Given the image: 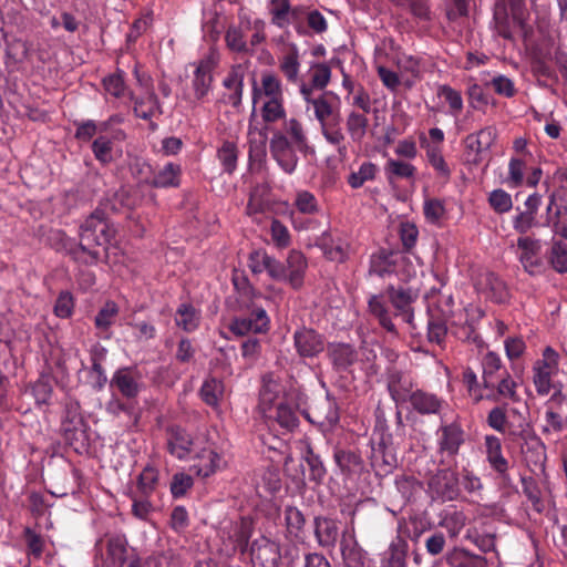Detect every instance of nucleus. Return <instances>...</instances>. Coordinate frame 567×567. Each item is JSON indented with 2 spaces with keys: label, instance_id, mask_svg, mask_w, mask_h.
I'll use <instances>...</instances> for the list:
<instances>
[{
  "label": "nucleus",
  "instance_id": "obj_1",
  "mask_svg": "<svg viewBox=\"0 0 567 567\" xmlns=\"http://www.w3.org/2000/svg\"><path fill=\"white\" fill-rule=\"evenodd\" d=\"M381 513L382 508L372 498L360 501L350 512L349 528L341 534L340 538V551L344 567L364 566L365 551L359 545L354 529L355 526L369 528L377 525Z\"/></svg>",
  "mask_w": 567,
  "mask_h": 567
},
{
  "label": "nucleus",
  "instance_id": "obj_2",
  "mask_svg": "<svg viewBox=\"0 0 567 567\" xmlns=\"http://www.w3.org/2000/svg\"><path fill=\"white\" fill-rule=\"evenodd\" d=\"M114 235L115 228L110 224L104 210L96 208L81 225L80 244L71 254L79 262L96 264L100 255L94 247L106 246Z\"/></svg>",
  "mask_w": 567,
  "mask_h": 567
},
{
  "label": "nucleus",
  "instance_id": "obj_3",
  "mask_svg": "<svg viewBox=\"0 0 567 567\" xmlns=\"http://www.w3.org/2000/svg\"><path fill=\"white\" fill-rule=\"evenodd\" d=\"M284 100L282 84L279 78L271 73L261 76L260 84L252 90V113L248 126V144L250 162H261L266 156V133L252 124L258 102Z\"/></svg>",
  "mask_w": 567,
  "mask_h": 567
},
{
  "label": "nucleus",
  "instance_id": "obj_4",
  "mask_svg": "<svg viewBox=\"0 0 567 567\" xmlns=\"http://www.w3.org/2000/svg\"><path fill=\"white\" fill-rule=\"evenodd\" d=\"M236 543L241 551H249L252 567H279L281 564L279 544L266 536H259L249 543V530L245 523L236 533Z\"/></svg>",
  "mask_w": 567,
  "mask_h": 567
},
{
  "label": "nucleus",
  "instance_id": "obj_5",
  "mask_svg": "<svg viewBox=\"0 0 567 567\" xmlns=\"http://www.w3.org/2000/svg\"><path fill=\"white\" fill-rule=\"evenodd\" d=\"M287 400L295 402L296 408H301L303 404V392L299 389L290 388L287 390L279 377L274 372H267L261 375L260 389L258 393V411L266 415L279 401Z\"/></svg>",
  "mask_w": 567,
  "mask_h": 567
},
{
  "label": "nucleus",
  "instance_id": "obj_6",
  "mask_svg": "<svg viewBox=\"0 0 567 567\" xmlns=\"http://www.w3.org/2000/svg\"><path fill=\"white\" fill-rule=\"evenodd\" d=\"M516 258L529 276H542L546 271V262L542 256L540 239L519 236L516 243Z\"/></svg>",
  "mask_w": 567,
  "mask_h": 567
},
{
  "label": "nucleus",
  "instance_id": "obj_7",
  "mask_svg": "<svg viewBox=\"0 0 567 567\" xmlns=\"http://www.w3.org/2000/svg\"><path fill=\"white\" fill-rule=\"evenodd\" d=\"M297 409L309 422L320 426H332L339 421L337 402L329 395L319 396L307 404V396L303 393V404Z\"/></svg>",
  "mask_w": 567,
  "mask_h": 567
},
{
  "label": "nucleus",
  "instance_id": "obj_8",
  "mask_svg": "<svg viewBox=\"0 0 567 567\" xmlns=\"http://www.w3.org/2000/svg\"><path fill=\"white\" fill-rule=\"evenodd\" d=\"M370 465L379 477H384L396 468V450L391 434L382 433L378 443L371 442Z\"/></svg>",
  "mask_w": 567,
  "mask_h": 567
},
{
  "label": "nucleus",
  "instance_id": "obj_9",
  "mask_svg": "<svg viewBox=\"0 0 567 567\" xmlns=\"http://www.w3.org/2000/svg\"><path fill=\"white\" fill-rule=\"evenodd\" d=\"M219 62V53L215 49L198 61L196 64L192 87L197 102H203L212 90L213 71Z\"/></svg>",
  "mask_w": 567,
  "mask_h": 567
},
{
  "label": "nucleus",
  "instance_id": "obj_10",
  "mask_svg": "<svg viewBox=\"0 0 567 567\" xmlns=\"http://www.w3.org/2000/svg\"><path fill=\"white\" fill-rule=\"evenodd\" d=\"M295 147L281 131L274 132L269 142L270 154L286 174H292L298 165Z\"/></svg>",
  "mask_w": 567,
  "mask_h": 567
},
{
  "label": "nucleus",
  "instance_id": "obj_11",
  "mask_svg": "<svg viewBox=\"0 0 567 567\" xmlns=\"http://www.w3.org/2000/svg\"><path fill=\"white\" fill-rule=\"evenodd\" d=\"M269 13L271 22L280 29L292 25L300 31L306 17V8L302 6L291 7L288 0H270Z\"/></svg>",
  "mask_w": 567,
  "mask_h": 567
},
{
  "label": "nucleus",
  "instance_id": "obj_12",
  "mask_svg": "<svg viewBox=\"0 0 567 567\" xmlns=\"http://www.w3.org/2000/svg\"><path fill=\"white\" fill-rule=\"evenodd\" d=\"M447 465L430 478L429 486L443 501H454L461 493L460 478L450 462H447Z\"/></svg>",
  "mask_w": 567,
  "mask_h": 567
},
{
  "label": "nucleus",
  "instance_id": "obj_13",
  "mask_svg": "<svg viewBox=\"0 0 567 567\" xmlns=\"http://www.w3.org/2000/svg\"><path fill=\"white\" fill-rule=\"evenodd\" d=\"M533 373V381L539 395H547L551 389H556L557 384L551 380L558 373V362L555 357L536 360Z\"/></svg>",
  "mask_w": 567,
  "mask_h": 567
},
{
  "label": "nucleus",
  "instance_id": "obj_14",
  "mask_svg": "<svg viewBox=\"0 0 567 567\" xmlns=\"http://www.w3.org/2000/svg\"><path fill=\"white\" fill-rule=\"evenodd\" d=\"M333 458L342 475L348 478H357L369 473L363 457L355 450L337 447Z\"/></svg>",
  "mask_w": 567,
  "mask_h": 567
},
{
  "label": "nucleus",
  "instance_id": "obj_15",
  "mask_svg": "<svg viewBox=\"0 0 567 567\" xmlns=\"http://www.w3.org/2000/svg\"><path fill=\"white\" fill-rule=\"evenodd\" d=\"M269 317L265 309L255 308L249 317L235 318L229 329L236 336H245L249 332L260 333L269 329Z\"/></svg>",
  "mask_w": 567,
  "mask_h": 567
},
{
  "label": "nucleus",
  "instance_id": "obj_16",
  "mask_svg": "<svg viewBox=\"0 0 567 567\" xmlns=\"http://www.w3.org/2000/svg\"><path fill=\"white\" fill-rule=\"evenodd\" d=\"M299 92L306 103V109L313 110L315 118L319 125L330 122L329 118L333 114V107L327 100L326 93L319 95L311 94V91L306 86V82H300Z\"/></svg>",
  "mask_w": 567,
  "mask_h": 567
},
{
  "label": "nucleus",
  "instance_id": "obj_17",
  "mask_svg": "<svg viewBox=\"0 0 567 567\" xmlns=\"http://www.w3.org/2000/svg\"><path fill=\"white\" fill-rule=\"evenodd\" d=\"M315 537L322 548H334L339 538L338 522L326 516H317L313 520Z\"/></svg>",
  "mask_w": 567,
  "mask_h": 567
},
{
  "label": "nucleus",
  "instance_id": "obj_18",
  "mask_svg": "<svg viewBox=\"0 0 567 567\" xmlns=\"http://www.w3.org/2000/svg\"><path fill=\"white\" fill-rule=\"evenodd\" d=\"M128 558L127 539L124 535H113L106 539L103 567H124Z\"/></svg>",
  "mask_w": 567,
  "mask_h": 567
},
{
  "label": "nucleus",
  "instance_id": "obj_19",
  "mask_svg": "<svg viewBox=\"0 0 567 567\" xmlns=\"http://www.w3.org/2000/svg\"><path fill=\"white\" fill-rule=\"evenodd\" d=\"M320 247L324 256L331 261L343 262L349 256L350 245L348 240L333 233L321 235Z\"/></svg>",
  "mask_w": 567,
  "mask_h": 567
},
{
  "label": "nucleus",
  "instance_id": "obj_20",
  "mask_svg": "<svg viewBox=\"0 0 567 567\" xmlns=\"http://www.w3.org/2000/svg\"><path fill=\"white\" fill-rule=\"evenodd\" d=\"M414 386L413 379L399 370H392L388 378V389L391 398L396 404L409 401Z\"/></svg>",
  "mask_w": 567,
  "mask_h": 567
},
{
  "label": "nucleus",
  "instance_id": "obj_21",
  "mask_svg": "<svg viewBox=\"0 0 567 567\" xmlns=\"http://www.w3.org/2000/svg\"><path fill=\"white\" fill-rule=\"evenodd\" d=\"M298 409L295 402H288L287 400L279 401L270 412L264 415L266 419L276 421L280 427L291 432L298 424L299 419L297 415Z\"/></svg>",
  "mask_w": 567,
  "mask_h": 567
},
{
  "label": "nucleus",
  "instance_id": "obj_22",
  "mask_svg": "<svg viewBox=\"0 0 567 567\" xmlns=\"http://www.w3.org/2000/svg\"><path fill=\"white\" fill-rule=\"evenodd\" d=\"M250 28V20L241 18L238 25H230L225 33V42L227 48L236 53H250L248 41L246 40V31Z\"/></svg>",
  "mask_w": 567,
  "mask_h": 567
},
{
  "label": "nucleus",
  "instance_id": "obj_23",
  "mask_svg": "<svg viewBox=\"0 0 567 567\" xmlns=\"http://www.w3.org/2000/svg\"><path fill=\"white\" fill-rule=\"evenodd\" d=\"M293 338L299 354H319L324 350L323 339L312 329H299Z\"/></svg>",
  "mask_w": 567,
  "mask_h": 567
},
{
  "label": "nucleus",
  "instance_id": "obj_24",
  "mask_svg": "<svg viewBox=\"0 0 567 567\" xmlns=\"http://www.w3.org/2000/svg\"><path fill=\"white\" fill-rule=\"evenodd\" d=\"M167 445L173 455L178 458H184L192 452L194 440L186 430L181 426H172L168 430Z\"/></svg>",
  "mask_w": 567,
  "mask_h": 567
},
{
  "label": "nucleus",
  "instance_id": "obj_25",
  "mask_svg": "<svg viewBox=\"0 0 567 567\" xmlns=\"http://www.w3.org/2000/svg\"><path fill=\"white\" fill-rule=\"evenodd\" d=\"M307 269V260L301 251L291 250L287 257L286 280L293 289H299L303 284Z\"/></svg>",
  "mask_w": 567,
  "mask_h": 567
},
{
  "label": "nucleus",
  "instance_id": "obj_26",
  "mask_svg": "<svg viewBox=\"0 0 567 567\" xmlns=\"http://www.w3.org/2000/svg\"><path fill=\"white\" fill-rule=\"evenodd\" d=\"M409 544L398 535L382 554V567H406Z\"/></svg>",
  "mask_w": 567,
  "mask_h": 567
},
{
  "label": "nucleus",
  "instance_id": "obj_27",
  "mask_svg": "<svg viewBox=\"0 0 567 567\" xmlns=\"http://www.w3.org/2000/svg\"><path fill=\"white\" fill-rule=\"evenodd\" d=\"M389 298L398 310L396 317H401L406 323H412L413 313L411 311V303L415 295L405 288H390L388 291Z\"/></svg>",
  "mask_w": 567,
  "mask_h": 567
},
{
  "label": "nucleus",
  "instance_id": "obj_28",
  "mask_svg": "<svg viewBox=\"0 0 567 567\" xmlns=\"http://www.w3.org/2000/svg\"><path fill=\"white\" fill-rule=\"evenodd\" d=\"M131 99L134 101V113L143 120H151L162 114V109L156 94L152 91H145L140 96Z\"/></svg>",
  "mask_w": 567,
  "mask_h": 567
},
{
  "label": "nucleus",
  "instance_id": "obj_29",
  "mask_svg": "<svg viewBox=\"0 0 567 567\" xmlns=\"http://www.w3.org/2000/svg\"><path fill=\"white\" fill-rule=\"evenodd\" d=\"M181 165L167 163L154 174L151 181H146V184L156 188L178 187L181 184Z\"/></svg>",
  "mask_w": 567,
  "mask_h": 567
},
{
  "label": "nucleus",
  "instance_id": "obj_30",
  "mask_svg": "<svg viewBox=\"0 0 567 567\" xmlns=\"http://www.w3.org/2000/svg\"><path fill=\"white\" fill-rule=\"evenodd\" d=\"M546 192L553 195V199L557 198L564 212H567V168L556 169L551 176L544 181Z\"/></svg>",
  "mask_w": 567,
  "mask_h": 567
},
{
  "label": "nucleus",
  "instance_id": "obj_31",
  "mask_svg": "<svg viewBox=\"0 0 567 567\" xmlns=\"http://www.w3.org/2000/svg\"><path fill=\"white\" fill-rule=\"evenodd\" d=\"M198 463L193 465L197 475L208 477L220 467L221 456L213 447H204L197 453Z\"/></svg>",
  "mask_w": 567,
  "mask_h": 567
},
{
  "label": "nucleus",
  "instance_id": "obj_32",
  "mask_svg": "<svg viewBox=\"0 0 567 567\" xmlns=\"http://www.w3.org/2000/svg\"><path fill=\"white\" fill-rule=\"evenodd\" d=\"M409 401L420 414H435L442 406V401L435 394L422 390L412 392Z\"/></svg>",
  "mask_w": 567,
  "mask_h": 567
},
{
  "label": "nucleus",
  "instance_id": "obj_33",
  "mask_svg": "<svg viewBox=\"0 0 567 567\" xmlns=\"http://www.w3.org/2000/svg\"><path fill=\"white\" fill-rule=\"evenodd\" d=\"M369 127L365 113L350 111L346 118V130L353 143L360 144L364 140Z\"/></svg>",
  "mask_w": 567,
  "mask_h": 567
},
{
  "label": "nucleus",
  "instance_id": "obj_34",
  "mask_svg": "<svg viewBox=\"0 0 567 567\" xmlns=\"http://www.w3.org/2000/svg\"><path fill=\"white\" fill-rule=\"evenodd\" d=\"M463 442V431L460 426L456 424H450L442 427L440 452H446L450 456H454L457 454Z\"/></svg>",
  "mask_w": 567,
  "mask_h": 567
},
{
  "label": "nucleus",
  "instance_id": "obj_35",
  "mask_svg": "<svg viewBox=\"0 0 567 567\" xmlns=\"http://www.w3.org/2000/svg\"><path fill=\"white\" fill-rule=\"evenodd\" d=\"M446 561L451 567H487L485 557L471 554L462 548H453L447 553Z\"/></svg>",
  "mask_w": 567,
  "mask_h": 567
},
{
  "label": "nucleus",
  "instance_id": "obj_36",
  "mask_svg": "<svg viewBox=\"0 0 567 567\" xmlns=\"http://www.w3.org/2000/svg\"><path fill=\"white\" fill-rule=\"evenodd\" d=\"M522 452L525 460L535 466L542 467L546 462V446L536 435H528L525 439Z\"/></svg>",
  "mask_w": 567,
  "mask_h": 567
},
{
  "label": "nucleus",
  "instance_id": "obj_37",
  "mask_svg": "<svg viewBox=\"0 0 567 567\" xmlns=\"http://www.w3.org/2000/svg\"><path fill=\"white\" fill-rule=\"evenodd\" d=\"M319 126L320 132L324 137L326 142L334 146L337 148L338 154L344 157L348 153V150L344 144L346 136L342 132L339 121H331Z\"/></svg>",
  "mask_w": 567,
  "mask_h": 567
},
{
  "label": "nucleus",
  "instance_id": "obj_38",
  "mask_svg": "<svg viewBox=\"0 0 567 567\" xmlns=\"http://www.w3.org/2000/svg\"><path fill=\"white\" fill-rule=\"evenodd\" d=\"M547 261L557 274L567 272V244L564 240L550 239Z\"/></svg>",
  "mask_w": 567,
  "mask_h": 567
},
{
  "label": "nucleus",
  "instance_id": "obj_39",
  "mask_svg": "<svg viewBox=\"0 0 567 567\" xmlns=\"http://www.w3.org/2000/svg\"><path fill=\"white\" fill-rule=\"evenodd\" d=\"M308 74L309 83L306 86L313 94L316 90L322 91L327 87L331 80V68L327 63H311Z\"/></svg>",
  "mask_w": 567,
  "mask_h": 567
},
{
  "label": "nucleus",
  "instance_id": "obj_40",
  "mask_svg": "<svg viewBox=\"0 0 567 567\" xmlns=\"http://www.w3.org/2000/svg\"><path fill=\"white\" fill-rule=\"evenodd\" d=\"M111 384L116 385L118 391L128 399L135 398L140 392V384L131 369L117 370Z\"/></svg>",
  "mask_w": 567,
  "mask_h": 567
},
{
  "label": "nucleus",
  "instance_id": "obj_41",
  "mask_svg": "<svg viewBox=\"0 0 567 567\" xmlns=\"http://www.w3.org/2000/svg\"><path fill=\"white\" fill-rule=\"evenodd\" d=\"M487 460L491 466L503 477L506 476L508 462L502 455L501 441L494 436L486 437Z\"/></svg>",
  "mask_w": 567,
  "mask_h": 567
},
{
  "label": "nucleus",
  "instance_id": "obj_42",
  "mask_svg": "<svg viewBox=\"0 0 567 567\" xmlns=\"http://www.w3.org/2000/svg\"><path fill=\"white\" fill-rule=\"evenodd\" d=\"M436 95L447 104L450 115L457 117L462 113L464 102L460 91L447 84H440L436 89Z\"/></svg>",
  "mask_w": 567,
  "mask_h": 567
},
{
  "label": "nucleus",
  "instance_id": "obj_43",
  "mask_svg": "<svg viewBox=\"0 0 567 567\" xmlns=\"http://www.w3.org/2000/svg\"><path fill=\"white\" fill-rule=\"evenodd\" d=\"M257 111H259L266 124L276 123L286 118L284 100L258 102Z\"/></svg>",
  "mask_w": 567,
  "mask_h": 567
},
{
  "label": "nucleus",
  "instance_id": "obj_44",
  "mask_svg": "<svg viewBox=\"0 0 567 567\" xmlns=\"http://www.w3.org/2000/svg\"><path fill=\"white\" fill-rule=\"evenodd\" d=\"M118 306L114 301H106L94 318L95 328L106 333L118 316Z\"/></svg>",
  "mask_w": 567,
  "mask_h": 567
},
{
  "label": "nucleus",
  "instance_id": "obj_45",
  "mask_svg": "<svg viewBox=\"0 0 567 567\" xmlns=\"http://www.w3.org/2000/svg\"><path fill=\"white\" fill-rule=\"evenodd\" d=\"M202 400L213 408H217L224 394V384L215 377L207 379L199 391Z\"/></svg>",
  "mask_w": 567,
  "mask_h": 567
},
{
  "label": "nucleus",
  "instance_id": "obj_46",
  "mask_svg": "<svg viewBox=\"0 0 567 567\" xmlns=\"http://www.w3.org/2000/svg\"><path fill=\"white\" fill-rule=\"evenodd\" d=\"M303 461L309 470V480L315 484H320L327 475V470L318 454H315L310 445L307 446L303 454Z\"/></svg>",
  "mask_w": 567,
  "mask_h": 567
},
{
  "label": "nucleus",
  "instance_id": "obj_47",
  "mask_svg": "<svg viewBox=\"0 0 567 567\" xmlns=\"http://www.w3.org/2000/svg\"><path fill=\"white\" fill-rule=\"evenodd\" d=\"M217 158L227 174H233L237 168L238 148L234 142L225 141L217 151Z\"/></svg>",
  "mask_w": 567,
  "mask_h": 567
},
{
  "label": "nucleus",
  "instance_id": "obj_48",
  "mask_svg": "<svg viewBox=\"0 0 567 567\" xmlns=\"http://www.w3.org/2000/svg\"><path fill=\"white\" fill-rule=\"evenodd\" d=\"M295 146L302 151L308 145V138L302 124L295 117L285 118L284 131H281Z\"/></svg>",
  "mask_w": 567,
  "mask_h": 567
},
{
  "label": "nucleus",
  "instance_id": "obj_49",
  "mask_svg": "<svg viewBox=\"0 0 567 567\" xmlns=\"http://www.w3.org/2000/svg\"><path fill=\"white\" fill-rule=\"evenodd\" d=\"M198 311L188 303H182L176 311V324L185 331H194L199 324Z\"/></svg>",
  "mask_w": 567,
  "mask_h": 567
},
{
  "label": "nucleus",
  "instance_id": "obj_50",
  "mask_svg": "<svg viewBox=\"0 0 567 567\" xmlns=\"http://www.w3.org/2000/svg\"><path fill=\"white\" fill-rule=\"evenodd\" d=\"M378 173V166L372 162H363L357 171H353L348 176V184L357 189L364 185V183L373 181Z\"/></svg>",
  "mask_w": 567,
  "mask_h": 567
},
{
  "label": "nucleus",
  "instance_id": "obj_51",
  "mask_svg": "<svg viewBox=\"0 0 567 567\" xmlns=\"http://www.w3.org/2000/svg\"><path fill=\"white\" fill-rule=\"evenodd\" d=\"M425 155L429 164L435 171L436 175L441 178L449 179L451 176V168L443 156V150L441 147L426 145Z\"/></svg>",
  "mask_w": 567,
  "mask_h": 567
},
{
  "label": "nucleus",
  "instance_id": "obj_52",
  "mask_svg": "<svg viewBox=\"0 0 567 567\" xmlns=\"http://www.w3.org/2000/svg\"><path fill=\"white\" fill-rule=\"evenodd\" d=\"M527 165L520 157H512L508 162V174L506 184L511 188H517L524 185Z\"/></svg>",
  "mask_w": 567,
  "mask_h": 567
},
{
  "label": "nucleus",
  "instance_id": "obj_53",
  "mask_svg": "<svg viewBox=\"0 0 567 567\" xmlns=\"http://www.w3.org/2000/svg\"><path fill=\"white\" fill-rule=\"evenodd\" d=\"M443 321H436L431 319L429 321V331L427 337L429 341L432 343L441 344L446 337V323H462L461 319L455 320L454 316H450V313H443Z\"/></svg>",
  "mask_w": 567,
  "mask_h": 567
},
{
  "label": "nucleus",
  "instance_id": "obj_54",
  "mask_svg": "<svg viewBox=\"0 0 567 567\" xmlns=\"http://www.w3.org/2000/svg\"><path fill=\"white\" fill-rule=\"evenodd\" d=\"M385 173L389 179L392 177L412 179L415 176L416 168L408 162L390 158L385 165Z\"/></svg>",
  "mask_w": 567,
  "mask_h": 567
},
{
  "label": "nucleus",
  "instance_id": "obj_55",
  "mask_svg": "<svg viewBox=\"0 0 567 567\" xmlns=\"http://www.w3.org/2000/svg\"><path fill=\"white\" fill-rule=\"evenodd\" d=\"M268 189L266 186H256L250 195L246 207V213L249 216H255L262 213L268 206L267 199Z\"/></svg>",
  "mask_w": 567,
  "mask_h": 567
},
{
  "label": "nucleus",
  "instance_id": "obj_56",
  "mask_svg": "<svg viewBox=\"0 0 567 567\" xmlns=\"http://www.w3.org/2000/svg\"><path fill=\"white\" fill-rule=\"evenodd\" d=\"M279 68L288 82L299 83L300 62L297 51H292L280 59Z\"/></svg>",
  "mask_w": 567,
  "mask_h": 567
},
{
  "label": "nucleus",
  "instance_id": "obj_57",
  "mask_svg": "<svg viewBox=\"0 0 567 567\" xmlns=\"http://www.w3.org/2000/svg\"><path fill=\"white\" fill-rule=\"evenodd\" d=\"M488 204L497 214L508 213L513 208L511 194L502 188L494 189L489 193Z\"/></svg>",
  "mask_w": 567,
  "mask_h": 567
},
{
  "label": "nucleus",
  "instance_id": "obj_58",
  "mask_svg": "<svg viewBox=\"0 0 567 567\" xmlns=\"http://www.w3.org/2000/svg\"><path fill=\"white\" fill-rule=\"evenodd\" d=\"M158 483V472L153 466H145L137 478V487L144 496L152 494Z\"/></svg>",
  "mask_w": 567,
  "mask_h": 567
},
{
  "label": "nucleus",
  "instance_id": "obj_59",
  "mask_svg": "<svg viewBox=\"0 0 567 567\" xmlns=\"http://www.w3.org/2000/svg\"><path fill=\"white\" fill-rule=\"evenodd\" d=\"M369 308L371 313L378 318L380 324L390 332L394 331V324L391 321L384 302L378 296H373L369 300Z\"/></svg>",
  "mask_w": 567,
  "mask_h": 567
},
{
  "label": "nucleus",
  "instance_id": "obj_60",
  "mask_svg": "<svg viewBox=\"0 0 567 567\" xmlns=\"http://www.w3.org/2000/svg\"><path fill=\"white\" fill-rule=\"evenodd\" d=\"M514 230L523 236L534 227L538 226L536 215L520 210L517 208V214L512 219Z\"/></svg>",
  "mask_w": 567,
  "mask_h": 567
},
{
  "label": "nucleus",
  "instance_id": "obj_61",
  "mask_svg": "<svg viewBox=\"0 0 567 567\" xmlns=\"http://www.w3.org/2000/svg\"><path fill=\"white\" fill-rule=\"evenodd\" d=\"M92 151L95 158L103 164L113 161V142L105 136H100L93 142Z\"/></svg>",
  "mask_w": 567,
  "mask_h": 567
},
{
  "label": "nucleus",
  "instance_id": "obj_62",
  "mask_svg": "<svg viewBox=\"0 0 567 567\" xmlns=\"http://www.w3.org/2000/svg\"><path fill=\"white\" fill-rule=\"evenodd\" d=\"M285 519L287 529L290 534L298 536L302 532L306 524V519L301 511H299L297 507H286Z\"/></svg>",
  "mask_w": 567,
  "mask_h": 567
},
{
  "label": "nucleus",
  "instance_id": "obj_63",
  "mask_svg": "<svg viewBox=\"0 0 567 567\" xmlns=\"http://www.w3.org/2000/svg\"><path fill=\"white\" fill-rule=\"evenodd\" d=\"M484 281L488 286L486 296L496 302H503L506 298L504 282L493 272H487L484 276Z\"/></svg>",
  "mask_w": 567,
  "mask_h": 567
},
{
  "label": "nucleus",
  "instance_id": "obj_64",
  "mask_svg": "<svg viewBox=\"0 0 567 567\" xmlns=\"http://www.w3.org/2000/svg\"><path fill=\"white\" fill-rule=\"evenodd\" d=\"M271 240L279 249H285L291 244V236L288 228L278 219L270 225Z\"/></svg>",
  "mask_w": 567,
  "mask_h": 567
}]
</instances>
